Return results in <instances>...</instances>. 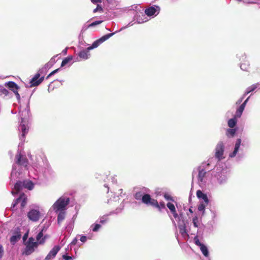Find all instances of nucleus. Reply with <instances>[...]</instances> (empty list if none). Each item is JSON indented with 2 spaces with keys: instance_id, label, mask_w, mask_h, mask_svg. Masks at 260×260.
Wrapping results in <instances>:
<instances>
[{
  "instance_id": "obj_17",
  "label": "nucleus",
  "mask_w": 260,
  "mask_h": 260,
  "mask_svg": "<svg viewBox=\"0 0 260 260\" xmlns=\"http://www.w3.org/2000/svg\"><path fill=\"white\" fill-rule=\"evenodd\" d=\"M7 86L13 92H14V91H16V90H18V89H19V87L18 86V85L14 82L13 81H9V82H8Z\"/></svg>"
},
{
  "instance_id": "obj_23",
  "label": "nucleus",
  "mask_w": 260,
  "mask_h": 260,
  "mask_svg": "<svg viewBox=\"0 0 260 260\" xmlns=\"http://www.w3.org/2000/svg\"><path fill=\"white\" fill-rule=\"evenodd\" d=\"M23 181H18L16 183L14 186V189L16 190L17 193L23 188Z\"/></svg>"
},
{
  "instance_id": "obj_9",
  "label": "nucleus",
  "mask_w": 260,
  "mask_h": 260,
  "mask_svg": "<svg viewBox=\"0 0 260 260\" xmlns=\"http://www.w3.org/2000/svg\"><path fill=\"white\" fill-rule=\"evenodd\" d=\"M44 77H40V74L39 73H37L35 74L34 77L30 80V83L31 84L30 86H37L40 84L44 80Z\"/></svg>"
},
{
  "instance_id": "obj_4",
  "label": "nucleus",
  "mask_w": 260,
  "mask_h": 260,
  "mask_svg": "<svg viewBox=\"0 0 260 260\" xmlns=\"http://www.w3.org/2000/svg\"><path fill=\"white\" fill-rule=\"evenodd\" d=\"M143 203L147 205H151L154 207H158V203L156 200L152 199L149 194H144L142 200Z\"/></svg>"
},
{
  "instance_id": "obj_33",
  "label": "nucleus",
  "mask_w": 260,
  "mask_h": 260,
  "mask_svg": "<svg viewBox=\"0 0 260 260\" xmlns=\"http://www.w3.org/2000/svg\"><path fill=\"white\" fill-rule=\"evenodd\" d=\"M193 224L194 227L198 228V217L197 216H196L193 218L192 219Z\"/></svg>"
},
{
  "instance_id": "obj_40",
  "label": "nucleus",
  "mask_w": 260,
  "mask_h": 260,
  "mask_svg": "<svg viewBox=\"0 0 260 260\" xmlns=\"http://www.w3.org/2000/svg\"><path fill=\"white\" fill-rule=\"evenodd\" d=\"M98 10L99 11H103V9L102 8L101 6H100L99 5H98L97 6V7L93 10V12L94 13H95Z\"/></svg>"
},
{
  "instance_id": "obj_39",
  "label": "nucleus",
  "mask_w": 260,
  "mask_h": 260,
  "mask_svg": "<svg viewBox=\"0 0 260 260\" xmlns=\"http://www.w3.org/2000/svg\"><path fill=\"white\" fill-rule=\"evenodd\" d=\"M59 70V69H56L52 72H51L46 77L47 79L49 78L52 75H54L55 73H56Z\"/></svg>"
},
{
  "instance_id": "obj_48",
  "label": "nucleus",
  "mask_w": 260,
  "mask_h": 260,
  "mask_svg": "<svg viewBox=\"0 0 260 260\" xmlns=\"http://www.w3.org/2000/svg\"><path fill=\"white\" fill-rule=\"evenodd\" d=\"M28 233H25V234L24 235V236H23V241H25V240L27 239V237H28Z\"/></svg>"
},
{
  "instance_id": "obj_36",
  "label": "nucleus",
  "mask_w": 260,
  "mask_h": 260,
  "mask_svg": "<svg viewBox=\"0 0 260 260\" xmlns=\"http://www.w3.org/2000/svg\"><path fill=\"white\" fill-rule=\"evenodd\" d=\"M101 227V225L100 224H95L94 225L93 228H92L93 232H97L99 230V229Z\"/></svg>"
},
{
  "instance_id": "obj_35",
  "label": "nucleus",
  "mask_w": 260,
  "mask_h": 260,
  "mask_svg": "<svg viewBox=\"0 0 260 260\" xmlns=\"http://www.w3.org/2000/svg\"><path fill=\"white\" fill-rule=\"evenodd\" d=\"M194 243L196 245L199 246L200 247L203 245V244L201 243L199 240V239L197 237H196L194 238Z\"/></svg>"
},
{
  "instance_id": "obj_41",
  "label": "nucleus",
  "mask_w": 260,
  "mask_h": 260,
  "mask_svg": "<svg viewBox=\"0 0 260 260\" xmlns=\"http://www.w3.org/2000/svg\"><path fill=\"white\" fill-rule=\"evenodd\" d=\"M164 197L167 200L173 201L172 197L169 194H165Z\"/></svg>"
},
{
  "instance_id": "obj_19",
  "label": "nucleus",
  "mask_w": 260,
  "mask_h": 260,
  "mask_svg": "<svg viewBox=\"0 0 260 260\" xmlns=\"http://www.w3.org/2000/svg\"><path fill=\"white\" fill-rule=\"evenodd\" d=\"M19 128L22 132V137L25 138V135L28 132V128L24 124H21L19 126Z\"/></svg>"
},
{
  "instance_id": "obj_46",
  "label": "nucleus",
  "mask_w": 260,
  "mask_h": 260,
  "mask_svg": "<svg viewBox=\"0 0 260 260\" xmlns=\"http://www.w3.org/2000/svg\"><path fill=\"white\" fill-rule=\"evenodd\" d=\"M180 233L183 235L184 233H186V229H185V228L184 226L183 227V228H181L180 229Z\"/></svg>"
},
{
  "instance_id": "obj_22",
  "label": "nucleus",
  "mask_w": 260,
  "mask_h": 260,
  "mask_svg": "<svg viewBox=\"0 0 260 260\" xmlns=\"http://www.w3.org/2000/svg\"><path fill=\"white\" fill-rule=\"evenodd\" d=\"M23 187L31 190L34 188V184L31 181L24 180L23 181Z\"/></svg>"
},
{
  "instance_id": "obj_8",
  "label": "nucleus",
  "mask_w": 260,
  "mask_h": 260,
  "mask_svg": "<svg viewBox=\"0 0 260 260\" xmlns=\"http://www.w3.org/2000/svg\"><path fill=\"white\" fill-rule=\"evenodd\" d=\"M41 213L39 210L32 209L27 213V217L29 220L36 222L39 220Z\"/></svg>"
},
{
  "instance_id": "obj_7",
  "label": "nucleus",
  "mask_w": 260,
  "mask_h": 260,
  "mask_svg": "<svg viewBox=\"0 0 260 260\" xmlns=\"http://www.w3.org/2000/svg\"><path fill=\"white\" fill-rule=\"evenodd\" d=\"M114 34V33L113 32V33L107 34V35L103 36L100 39L94 41L92 43V44L91 45V46L88 47L87 50H90L91 49H93L94 48L98 47L100 45V44L103 43L104 41L108 40L109 38H110L111 37H112Z\"/></svg>"
},
{
  "instance_id": "obj_13",
  "label": "nucleus",
  "mask_w": 260,
  "mask_h": 260,
  "mask_svg": "<svg viewBox=\"0 0 260 260\" xmlns=\"http://www.w3.org/2000/svg\"><path fill=\"white\" fill-rule=\"evenodd\" d=\"M198 170H199V174H198V180L201 182H203L204 181V178L206 177L207 172L204 169H201V167L199 168Z\"/></svg>"
},
{
  "instance_id": "obj_53",
  "label": "nucleus",
  "mask_w": 260,
  "mask_h": 260,
  "mask_svg": "<svg viewBox=\"0 0 260 260\" xmlns=\"http://www.w3.org/2000/svg\"><path fill=\"white\" fill-rule=\"evenodd\" d=\"M107 1L110 3L112 1V0H107Z\"/></svg>"
},
{
  "instance_id": "obj_38",
  "label": "nucleus",
  "mask_w": 260,
  "mask_h": 260,
  "mask_svg": "<svg viewBox=\"0 0 260 260\" xmlns=\"http://www.w3.org/2000/svg\"><path fill=\"white\" fill-rule=\"evenodd\" d=\"M108 220V217L107 216L103 217L102 219H101L100 222L102 224L105 223Z\"/></svg>"
},
{
  "instance_id": "obj_28",
  "label": "nucleus",
  "mask_w": 260,
  "mask_h": 260,
  "mask_svg": "<svg viewBox=\"0 0 260 260\" xmlns=\"http://www.w3.org/2000/svg\"><path fill=\"white\" fill-rule=\"evenodd\" d=\"M235 129L229 128L226 131V135L229 137H233L235 134Z\"/></svg>"
},
{
  "instance_id": "obj_26",
  "label": "nucleus",
  "mask_w": 260,
  "mask_h": 260,
  "mask_svg": "<svg viewBox=\"0 0 260 260\" xmlns=\"http://www.w3.org/2000/svg\"><path fill=\"white\" fill-rule=\"evenodd\" d=\"M236 117H235L233 118H231L229 120L228 124V126L231 128H233L236 124L237 120L236 119Z\"/></svg>"
},
{
  "instance_id": "obj_20",
  "label": "nucleus",
  "mask_w": 260,
  "mask_h": 260,
  "mask_svg": "<svg viewBox=\"0 0 260 260\" xmlns=\"http://www.w3.org/2000/svg\"><path fill=\"white\" fill-rule=\"evenodd\" d=\"M89 50H82L78 53V56L82 59H86L88 58L89 54L88 53Z\"/></svg>"
},
{
  "instance_id": "obj_31",
  "label": "nucleus",
  "mask_w": 260,
  "mask_h": 260,
  "mask_svg": "<svg viewBox=\"0 0 260 260\" xmlns=\"http://www.w3.org/2000/svg\"><path fill=\"white\" fill-rule=\"evenodd\" d=\"M9 91L7 89L5 88L3 86H0V95H7Z\"/></svg>"
},
{
  "instance_id": "obj_37",
  "label": "nucleus",
  "mask_w": 260,
  "mask_h": 260,
  "mask_svg": "<svg viewBox=\"0 0 260 260\" xmlns=\"http://www.w3.org/2000/svg\"><path fill=\"white\" fill-rule=\"evenodd\" d=\"M158 207H156L157 208L159 211H161V209L165 208V205L164 202H160L159 204H158Z\"/></svg>"
},
{
  "instance_id": "obj_47",
  "label": "nucleus",
  "mask_w": 260,
  "mask_h": 260,
  "mask_svg": "<svg viewBox=\"0 0 260 260\" xmlns=\"http://www.w3.org/2000/svg\"><path fill=\"white\" fill-rule=\"evenodd\" d=\"M91 1L93 4L101 3L102 2V0H91Z\"/></svg>"
},
{
  "instance_id": "obj_43",
  "label": "nucleus",
  "mask_w": 260,
  "mask_h": 260,
  "mask_svg": "<svg viewBox=\"0 0 260 260\" xmlns=\"http://www.w3.org/2000/svg\"><path fill=\"white\" fill-rule=\"evenodd\" d=\"M62 258L64 260H70V259H72V257L71 256H68V255H62Z\"/></svg>"
},
{
  "instance_id": "obj_10",
  "label": "nucleus",
  "mask_w": 260,
  "mask_h": 260,
  "mask_svg": "<svg viewBox=\"0 0 260 260\" xmlns=\"http://www.w3.org/2000/svg\"><path fill=\"white\" fill-rule=\"evenodd\" d=\"M60 249V247L58 245L54 246L46 256L45 260H51L55 257Z\"/></svg>"
},
{
  "instance_id": "obj_34",
  "label": "nucleus",
  "mask_w": 260,
  "mask_h": 260,
  "mask_svg": "<svg viewBox=\"0 0 260 260\" xmlns=\"http://www.w3.org/2000/svg\"><path fill=\"white\" fill-rule=\"evenodd\" d=\"M103 22V21L102 20H99V21H95L94 22H93L92 23H91V24H90L88 26L89 27H93V26H94L96 25H99V24H100L101 23H102Z\"/></svg>"
},
{
  "instance_id": "obj_15",
  "label": "nucleus",
  "mask_w": 260,
  "mask_h": 260,
  "mask_svg": "<svg viewBox=\"0 0 260 260\" xmlns=\"http://www.w3.org/2000/svg\"><path fill=\"white\" fill-rule=\"evenodd\" d=\"M241 141L240 139H238L237 140L236 144H235V146L234 150L232 153H231L230 154V156L231 157H233L236 155L237 152L239 150V147H240V146L241 144Z\"/></svg>"
},
{
  "instance_id": "obj_44",
  "label": "nucleus",
  "mask_w": 260,
  "mask_h": 260,
  "mask_svg": "<svg viewBox=\"0 0 260 260\" xmlns=\"http://www.w3.org/2000/svg\"><path fill=\"white\" fill-rule=\"evenodd\" d=\"M87 240V238L86 236H82L81 238H80V241L82 242H85Z\"/></svg>"
},
{
  "instance_id": "obj_30",
  "label": "nucleus",
  "mask_w": 260,
  "mask_h": 260,
  "mask_svg": "<svg viewBox=\"0 0 260 260\" xmlns=\"http://www.w3.org/2000/svg\"><path fill=\"white\" fill-rule=\"evenodd\" d=\"M144 194H143L142 192H141V191H139V192H137L134 195V197L137 200H142L143 199V196Z\"/></svg>"
},
{
  "instance_id": "obj_6",
  "label": "nucleus",
  "mask_w": 260,
  "mask_h": 260,
  "mask_svg": "<svg viewBox=\"0 0 260 260\" xmlns=\"http://www.w3.org/2000/svg\"><path fill=\"white\" fill-rule=\"evenodd\" d=\"M224 150V146L222 142L220 141L218 143L215 148V156L218 160L223 159V152Z\"/></svg>"
},
{
  "instance_id": "obj_12",
  "label": "nucleus",
  "mask_w": 260,
  "mask_h": 260,
  "mask_svg": "<svg viewBox=\"0 0 260 260\" xmlns=\"http://www.w3.org/2000/svg\"><path fill=\"white\" fill-rule=\"evenodd\" d=\"M47 238V236L43 237V230L40 232L36 237L37 242H38L39 244H43Z\"/></svg>"
},
{
  "instance_id": "obj_2",
  "label": "nucleus",
  "mask_w": 260,
  "mask_h": 260,
  "mask_svg": "<svg viewBox=\"0 0 260 260\" xmlns=\"http://www.w3.org/2000/svg\"><path fill=\"white\" fill-rule=\"evenodd\" d=\"M69 203L70 199L69 198L60 197L55 202L53 208L56 212L59 211H63Z\"/></svg>"
},
{
  "instance_id": "obj_32",
  "label": "nucleus",
  "mask_w": 260,
  "mask_h": 260,
  "mask_svg": "<svg viewBox=\"0 0 260 260\" xmlns=\"http://www.w3.org/2000/svg\"><path fill=\"white\" fill-rule=\"evenodd\" d=\"M207 205L204 204L203 203H202V204H200L199 206H198V210L199 211H203V213L205 212V207H206V206Z\"/></svg>"
},
{
  "instance_id": "obj_50",
  "label": "nucleus",
  "mask_w": 260,
  "mask_h": 260,
  "mask_svg": "<svg viewBox=\"0 0 260 260\" xmlns=\"http://www.w3.org/2000/svg\"><path fill=\"white\" fill-rule=\"evenodd\" d=\"M245 106H246V104H245V103H243L240 105V106H241V107H242V106H243V108L244 109L245 108Z\"/></svg>"
},
{
  "instance_id": "obj_27",
  "label": "nucleus",
  "mask_w": 260,
  "mask_h": 260,
  "mask_svg": "<svg viewBox=\"0 0 260 260\" xmlns=\"http://www.w3.org/2000/svg\"><path fill=\"white\" fill-rule=\"evenodd\" d=\"M73 59V57L72 56H68L67 57L65 58L62 61L61 67H64L65 66L68 62L71 61Z\"/></svg>"
},
{
  "instance_id": "obj_25",
  "label": "nucleus",
  "mask_w": 260,
  "mask_h": 260,
  "mask_svg": "<svg viewBox=\"0 0 260 260\" xmlns=\"http://www.w3.org/2000/svg\"><path fill=\"white\" fill-rule=\"evenodd\" d=\"M200 249L205 256L208 257L209 256V251L208 248L205 245L203 244L200 247Z\"/></svg>"
},
{
  "instance_id": "obj_24",
  "label": "nucleus",
  "mask_w": 260,
  "mask_h": 260,
  "mask_svg": "<svg viewBox=\"0 0 260 260\" xmlns=\"http://www.w3.org/2000/svg\"><path fill=\"white\" fill-rule=\"evenodd\" d=\"M257 87V84H253L251 86L248 87L246 89V91L244 94V96H245L246 95L248 94L250 92L254 91L256 88Z\"/></svg>"
},
{
  "instance_id": "obj_3",
  "label": "nucleus",
  "mask_w": 260,
  "mask_h": 260,
  "mask_svg": "<svg viewBox=\"0 0 260 260\" xmlns=\"http://www.w3.org/2000/svg\"><path fill=\"white\" fill-rule=\"evenodd\" d=\"M27 198L26 194H25L24 193H21L19 196V198H18L17 199H16L15 201H14L13 203H12L11 208L14 210L15 207L19 204L20 203L21 204V208L22 209H23L27 203Z\"/></svg>"
},
{
  "instance_id": "obj_1",
  "label": "nucleus",
  "mask_w": 260,
  "mask_h": 260,
  "mask_svg": "<svg viewBox=\"0 0 260 260\" xmlns=\"http://www.w3.org/2000/svg\"><path fill=\"white\" fill-rule=\"evenodd\" d=\"M25 245V247L22 254L26 255H29L32 253L39 245L38 242L35 241V239L32 237H30Z\"/></svg>"
},
{
  "instance_id": "obj_14",
  "label": "nucleus",
  "mask_w": 260,
  "mask_h": 260,
  "mask_svg": "<svg viewBox=\"0 0 260 260\" xmlns=\"http://www.w3.org/2000/svg\"><path fill=\"white\" fill-rule=\"evenodd\" d=\"M197 196L199 199H202L206 205H208L209 203V200L208 199L207 196L201 190H198L197 191Z\"/></svg>"
},
{
  "instance_id": "obj_21",
  "label": "nucleus",
  "mask_w": 260,
  "mask_h": 260,
  "mask_svg": "<svg viewBox=\"0 0 260 260\" xmlns=\"http://www.w3.org/2000/svg\"><path fill=\"white\" fill-rule=\"evenodd\" d=\"M66 212L64 211H60L57 216V223L59 225L61 224L62 221L65 218Z\"/></svg>"
},
{
  "instance_id": "obj_52",
  "label": "nucleus",
  "mask_w": 260,
  "mask_h": 260,
  "mask_svg": "<svg viewBox=\"0 0 260 260\" xmlns=\"http://www.w3.org/2000/svg\"><path fill=\"white\" fill-rule=\"evenodd\" d=\"M189 212L191 213H193V211L192 210V209L191 208H190L188 210Z\"/></svg>"
},
{
  "instance_id": "obj_11",
  "label": "nucleus",
  "mask_w": 260,
  "mask_h": 260,
  "mask_svg": "<svg viewBox=\"0 0 260 260\" xmlns=\"http://www.w3.org/2000/svg\"><path fill=\"white\" fill-rule=\"evenodd\" d=\"M21 238V234L20 229L17 228V230L15 232L14 235L10 238V242L13 244H14L18 240Z\"/></svg>"
},
{
  "instance_id": "obj_18",
  "label": "nucleus",
  "mask_w": 260,
  "mask_h": 260,
  "mask_svg": "<svg viewBox=\"0 0 260 260\" xmlns=\"http://www.w3.org/2000/svg\"><path fill=\"white\" fill-rule=\"evenodd\" d=\"M167 206L170 210L174 217L176 218L178 216V214L174 205L172 203L169 202L167 204Z\"/></svg>"
},
{
  "instance_id": "obj_5",
  "label": "nucleus",
  "mask_w": 260,
  "mask_h": 260,
  "mask_svg": "<svg viewBox=\"0 0 260 260\" xmlns=\"http://www.w3.org/2000/svg\"><path fill=\"white\" fill-rule=\"evenodd\" d=\"M16 163L19 166L27 167L28 165V160L25 155L21 153H18L15 157Z\"/></svg>"
},
{
  "instance_id": "obj_51",
  "label": "nucleus",
  "mask_w": 260,
  "mask_h": 260,
  "mask_svg": "<svg viewBox=\"0 0 260 260\" xmlns=\"http://www.w3.org/2000/svg\"><path fill=\"white\" fill-rule=\"evenodd\" d=\"M249 99V96L248 98H247V99L243 103H245V104H246V103H247V101H248Z\"/></svg>"
},
{
  "instance_id": "obj_54",
  "label": "nucleus",
  "mask_w": 260,
  "mask_h": 260,
  "mask_svg": "<svg viewBox=\"0 0 260 260\" xmlns=\"http://www.w3.org/2000/svg\"><path fill=\"white\" fill-rule=\"evenodd\" d=\"M242 99H241L240 100H239V101H238V102H239V103H241V102H242Z\"/></svg>"
},
{
  "instance_id": "obj_29",
  "label": "nucleus",
  "mask_w": 260,
  "mask_h": 260,
  "mask_svg": "<svg viewBox=\"0 0 260 260\" xmlns=\"http://www.w3.org/2000/svg\"><path fill=\"white\" fill-rule=\"evenodd\" d=\"M244 110V109L243 108V106H240L236 112L235 117H240Z\"/></svg>"
},
{
  "instance_id": "obj_45",
  "label": "nucleus",
  "mask_w": 260,
  "mask_h": 260,
  "mask_svg": "<svg viewBox=\"0 0 260 260\" xmlns=\"http://www.w3.org/2000/svg\"><path fill=\"white\" fill-rule=\"evenodd\" d=\"M15 93V94L16 95V98L17 100H20V94H19L18 92V90H16V91H14V92Z\"/></svg>"
},
{
  "instance_id": "obj_16",
  "label": "nucleus",
  "mask_w": 260,
  "mask_h": 260,
  "mask_svg": "<svg viewBox=\"0 0 260 260\" xmlns=\"http://www.w3.org/2000/svg\"><path fill=\"white\" fill-rule=\"evenodd\" d=\"M157 9L154 7H150L145 10V14L148 16H151L155 14Z\"/></svg>"
},
{
  "instance_id": "obj_49",
  "label": "nucleus",
  "mask_w": 260,
  "mask_h": 260,
  "mask_svg": "<svg viewBox=\"0 0 260 260\" xmlns=\"http://www.w3.org/2000/svg\"><path fill=\"white\" fill-rule=\"evenodd\" d=\"M77 242V239H75L71 243L72 244H76Z\"/></svg>"
},
{
  "instance_id": "obj_42",
  "label": "nucleus",
  "mask_w": 260,
  "mask_h": 260,
  "mask_svg": "<svg viewBox=\"0 0 260 260\" xmlns=\"http://www.w3.org/2000/svg\"><path fill=\"white\" fill-rule=\"evenodd\" d=\"M4 254V249L2 245H0V258L2 257Z\"/></svg>"
}]
</instances>
